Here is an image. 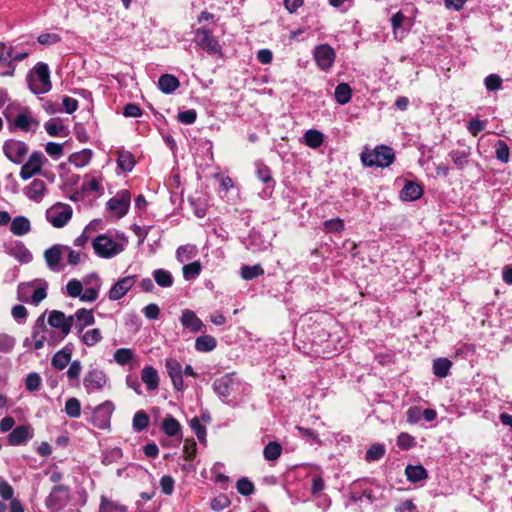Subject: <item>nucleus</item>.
I'll list each match as a JSON object with an SVG mask.
<instances>
[{"mask_svg":"<svg viewBox=\"0 0 512 512\" xmlns=\"http://www.w3.org/2000/svg\"><path fill=\"white\" fill-rule=\"evenodd\" d=\"M394 159L393 149L385 145L376 146L372 150L365 149L361 153V162L366 167L385 168L391 165Z\"/></svg>","mask_w":512,"mask_h":512,"instance_id":"obj_1","label":"nucleus"},{"mask_svg":"<svg viewBox=\"0 0 512 512\" xmlns=\"http://www.w3.org/2000/svg\"><path fill=\"white\" fill-rule=\"evenodd\" d=\"M30 90L34 94H44L50 91V73L45 63H38L27 78Z\"/></svg>","mask_w":512,"mask_h":512,"instance_id":"obj_2","label":"nucleus"},{"mask_svg":"<svg viewBox=\"0 0 512 512\" xmlns=\"http://www.w3.org/2000/svg\"><path fill=\"white\" fill-rule=\"evenodd\" d=\"M48 284L45 280L37 279L31 282L22 283L18 287L19 299L27 301L31 294V301L34 305H38L47 296Z\"/></svg>","mask_w":512,"mask_h":512,"instance_id":"obj_3","label":"nucleus"},{"mask_svg":"<svg viewBox=\"0 0 512 512\" xmlns=\"http://www.w3.org/2000/svg\"><path fill=\"white\" fill-rule=\"evenodd\" d=\"M73 210L70 205L56 203L46 211L47 221L55 228L64 227L72 218Z\"/></svg>","mask_w":512,"mask_h":512,"instance_id":"obj_4","label":"nucleus"},{"mask_svg":"<svg viewBox=\"0 0 512 512\" xmlns=\"http://www.w3.org/2000/svg\"><path fill=\"white\" fill-rule=\"evenodd\" d=\"M194 41L197 46L209 54L216 55L221 52L219 41L212 35V32L205 27L196 30Z\"/></svg>","mask_w":512,"mask_h":512,"instance_id":"obj_5","label":"nucleus"},{"mask_svg":"<svg viewBox=\"0 0 512 512\" xmlns=\"http://www.w3.org/2000/svg\"><path fill=\"white\" fill-rule=\"evenodd\" d=\"M5 156L15 164H21L28 153V146L19 140L10 139L3 145Z\"/></svg>","mask_w":512,"mask_h":512,"instance_id":"obj_6","label":"nucleus"},{"mask_svg":"<svg viewBox=\"0 0 512 512\" xmlns=\"http://www.w3.org/2000/svg\"><path fill=\"white\" fill-rule=\"evenodd\" d=\"M45 161L46 159L41 152H33L21 168V179L28 180L33 176L40 174Z\"/></svg>","mask_w":512,"mask_h":512,"instance_id":"obj_7","label":"nucleus"},{"mask_svg":"<svg viewBox=\"0 0 512 512\" xmlns=\"http://www.w3.org/2000/svg\"><path fill=\"white\" fill-rule=\"evenodd\" d=\"M73 322L74 316L66 317L63 312L58 310L51 311L48 317V324L60 331L62 339L71 332Z\"/></svg>","mask_w":512,"mask_h":512,"instance_id":"obj_8","label":"nucleus"},{"mask_svg":"<svg viewBox=\"0 0 512 512\" xmlns=\"http://www.w3.org/2000/svg\"><path fill=\"white\" fill-rule=\"evenodd\" d=\"M113 406L110 402H105L97 406L90 418V422L98 429H108L110 427V418Z\"/></svg>","mask_w":512,"mask_h":512,"instance_id":"obj_9","label":"nucleus"},{"mask_svg":"<svg viewBox=\"0 0 512 512\" xmlns=\"http://www.w3.org/2000/svg\"><path fill=\"white\" fill-rule=\"evenodd\" d=\"M93 248L102 257H111L122 251L121 246L105 235H100L94 240Z\"/></svg>","mask_w":512,"mask_h":512,"instance_id":"obj_10","label":"nucleus"},{"mask_svg":"<svg viewBox=\"0 0 512 512\" xmlns=\"http://www.w3.org/2000/svg\"><path fill=\"white\" fill-rule=\"evenodd\" d=\"M66 250H69L68 246L56 244L44 252V258L50 270L54 272L62 270L61 259Z\"/></svg>","mask_w":512,"mask_h":512,"instance_id":"obj_11","label":"nucleus"},{"mask_svg":"<svg viewBox=\"0 0 512 512\" xmlns=\"http://www.w3.org/2000/svg\"><path fill=\"white\" fill-rule=\"evenodd\" d=\"M107 210L112 218L120 219L128 211V196L126 192L118 193L107 202Z\"/></svg>","mask_w":512,"mask_h":512,"instance_id":"obj_12","label":"nucleus"},{"mask_svg":"<svg viewBox=\"0 0 512 512\" xmlns=\"http://www.w3.org/2000/svg\"><path fill=\"white\" fill-rule=\"evenodd\" d=\"M84 284L83 302H94L99 295L101 280L95 273L86 275L81 281Z\"/></svg>","mask_w":512,"mask_h":512,"instance_id":"obj_13","label":"nucleus"},{"mask_svg":"<svg viewBox=\"0 0 512 512\" xmlns=\"http://www.w3.org/2000/svg\"><path fill=\"white\" fill-rule=\"evenodd\" d=\"M314 58L317 65L322 70H327L334 63L335 51L331 46L327 44L319 45L314 51Z\"/></svg>","mask_w":512,"mask_h":512,"instance_id":"obj_14","label":"nucleus"},{"mask_svg":"<svg viewBox=\"0 0 512 512\" xmlns=\"http://www.w3.org/2000/svg\"><path fill=\"white\" fill-rule=\"evenodd\" d=\"M67 500H68L67 489L62 485H58L52 489V491L49 494V496L47 497L45 503H46V506L48 509L55 512V511L60 510L64 506V504L67 502Z\"/></svg>","mask_w":512,"mask_h":512,"instance_id":"obj_15","label":"nucleus"},{"mask_svg":"<svg viewBox=\"0 0 512 512\" xmlns=\"http://www.w3.org/2000/svg\"><path fill=\"white\" fill-rule=\"evenodd\" d=\"M165 367L172 381L174 389L177 391L183 390L184 382L181 364L174 358H168L165 361Z\"/></svg>","mask_w":512,"mask_h":512,"instance_id":"obj_16","label":"nucleus"},{"mask_svg":"<svg viewBox=\"0 0 512 512\" xmlns=\"http://www.w3.org/2000/svg\"><path fill=\"white\" fill-rule=\"evenodd\" d=\"M83 384L88 393L99 391L106 384V376L103 371L92 369L84 377Z\"/></svg>","mask_w":512,"mask_h":512,"instance_id":"obj_17","label":"nucleus"},{"mask_svg":"<svg viewBox=\"0 0 512 512\" xmlns=\"http://www.w3.org/2000/svg\"><path fill=\"white\" fill-rule=\"evenodd\" d=\"M180 323L183 328L192 333L201 331L204 327L202 320L190 309H185L181 313Z\"/></svg>","mask_w":512,"mask_h":512,"instance_id":"obj_18","label":"nucleus"},{"mask_svg":"<svg viewBox=\"0 0 512 512\" xmlns=\"http://www.w3.org/2000/svg\"><path fill=\"white\" fill-rule=\"evenodd\" d=\"M7 253L22 263H28L32 260V254L28 248L20 241H14L7 246Z\"/></svg>","mask_w":512,"mask_h":512,"instance_id":"obj_19","label":"nucleus"},{"mask_svg":"<svg viewBox=\"0 0 512 512\" xmlns=\"http://www.w3.org/2000/svg\"><path fill=\"white\" fill-rule=\"evenodd\" d=\"M46 183L40 179H34L28 187L25 188V195L32 201L39 203L46 194Z\"/></svg>","mask_w":512,"mask_h":512,"instance_id":"obj_20","label":"nucleus"},{"mask_svg":"<svg viewBox=\"0 0 512 512\" xmlns=\"http://www.w3.org/2000/svg\"><path fill=\"white\" fill-rule=\"evenodd\" d=\"M33 433L29 426L22 425L12 430L8 436V442L10 445L18 446L32 438Z\"/></svg>","mask_w":512,"mask_h":512,"instance_id":"obj_21","label":"nucleus"},{"mask_svg":"<svg viewBox=\"0 0 512 512\" xmlns=\"http://www.w3.org/2000/svg\"><path fill=\"white\" fill-rule=\"evenodd\" d=\"M73 316L74 321H76L73 325L78 333H82L85 327L93 325L95 322L92 310L79 309Z\"/></svg>","mask_w":512,"mask_h":512,"instance_id":"obj_22","label":"nucleus"},{"mask_svg":"<svg viewBox=\"0 0 512 512\" xmlns=\"http://www.w3.org/2000/svg\"><path fill=\"white\" fill-rule=\"evenodd\" d=\"M31 222L25 216H16L10 222V231L15 236H25L31 231Z\"/></svg>","mask_w":512,"mask_h":512,"instance_id":"obj_23","label":"nucleus"},{"mask_svg":"<svg viewBox=\"0 0 512 512\" xmlns=\"http://www.w3.org/2000/svg\"><path fill=\"white\" fill-rule=\"evenodd\" d=\"M141 380L148 391H154L159 386V375L155 368L146 366L142 369Z\"/></svg>","mask_w":512,"mask_h":512,"instance_id":"obj_24","label":"nucleus"},{"mask_svg":"<svg viewBox=\"0 0 512 512\" xmlns=\"http://www.w3.org/2000/svg\"><path fill=\"white\" fill-rule=\"evenodd\" d=\"M13 124L24 131H30L34 126H38V122L33 118L28 110L19 113L14 119Z\"/></svg>","mask_w":512,"mask_h":512,"instance_id":"obj_25","label":"nucleus"},{"mask_svg":"<svg viewBox=\"0 0 512 512\" xmlns=\"http://www.w3.org/2000/svg\"><path fill=\"white\" fill-rule=\"evenodd\" d=\"M72 347L70 345H66L61 350L55 353L52 358V365L59 370L64 369L71 360L72 355Z\"/></svg>","mask_w":512,"mask_h":512,"instance_id":"obj_26","label":"nucleus"},{"mask_svg":"<svg viewBox=\"0 0 512 512\" xmlns=\"http://www.w3.org/2000/svg\"><path fill=\"white\" fill-rule=\"evenodd\" d=\"M179 86V80L171 74H164L158 80V88L165 94L173 93Z\"/></svg>","mask_w":512,"mask_h":512,"instance_id":"obj_27","label":"nucleus"},{"mask_svg":"<svg viewBox=\"0 0 512 512\" xmlns=\"http://www.w3.org/2000/svg\"><path fill=\"white\" fill-rule=\"evenodd\" d=\"M423 194L422 187L415 183L408 181L401 190V198L405 201H414L419 199Z\"/></svg>","mask_w":512,"mask_h":512,"instance_id":"obj_28","label":"nucleus"},{"mask_svg":"<svg viewBox=\"0 0 512 512\" xmlns=\"http://www.w3.org/2000/svg\"><path fill=\"white\" fill-rule=\"evenodd\" d=\"M232 386L233 381L229 377H222L217 379L213 384L214 391L223 399H226L230 396Z\"/></svg>","mask_w":512,"mask_h":512,"instance_id":"obj_29","label":"nucleus"},{"mask_svg":"<svg viewBox=\"0 0 512 512\" xmlns=\"http://www.w3.org/2000/svg\"><path fill=\"white\" fill-rule=\"evenodd\" d=\"M197 254H198V249L195 245L186 244V245L180 246L176 250V259L179 262L184 263V262H187V261L195 258L197 256Z\"/></svg>","mask_w":512,"mask_h":512,"instance_id":"obj_30","label":"nucleus"},{"mask_svg":"<svg viewBox=\"0 0 512 512\" xmlns=\"http://www.w3.org/2000/svg\"><path fill=\"white\" fill-rule=\"evenodd\" d=\"M405 474L410 482H418L428 477L426 469L421 465H408Z\"/></svg>","mask_w":512,"mask_h":512,"instance_id":"obj_31","label":"nucleus"},{"mask_svg":"<svg viewBox=\"0 0 512 512\" xmlns=\"http://www.w3.org/2000/svg\"><path fill=\"white\" fill-rule=\"evenodd\" d=\"M305 144L313 149L320 147L324 141V135L316 129L307 130L304 134Z\"/></svg>","mask_w":512,"mask_h":512,"instance_id":"obj_32","label":"nucleus"},{"mask_svg":"<svg viewBox=\"0 0 512 512\" xmlns=\"http://www.w3.org/2000/svg\"><path fill=\"white\" fill-rule=\"evenodd\" d=\"M216 345V339L210 335L200 336L195 341V349L200 352H210L215 349Z\"/></svg>","mask_w":512,"mask_h":512,"instance_id":"obj_33","label":"nucleus"},{"mask_svg":"<svg viewBox=\"0 0 512 512\" xmlns=\"http://www.w3.org/2000/svg\"><path fill=\"white\" fill-rule=\"evenodd\" d=\"M45 130L52 137L66 136V128L63 125L62 121L58 118H53L47 121L45 123Z\"/></svg>","mask_w":512,"mask_h":512,"instance_id":"obj_34","label":"nucleus"},{"mask_svg":"<svg viewBox=\"0 0 512 512\" xmlns=\"http://www.w3.org/2000/svg\"><path fill=\"white\" fill-rule=\"evenodd\" d=\"M163 432L170 437L177 436L180 433V423L172 416L166 417L162 422Z\"/></svg>","mask_w":512,"mask_h":512,"instance_id":"obj_35","label":"nucleus"},{"mask_svg":"<svg viewBox=\"0 0 512 512\" xmlns=\"http://www.w3.org/2000/svg\"><path fill=\"white\" fill-rule=\"evenodd\" d=\"M352 90L346 83H340L335 88L336 101L341 104H347L351 100Z\"/></svg>","mask_w":512,"mask_h":512,"instance_id":"obj_36","label":"nucleus"},{"mask_svg":"<svg viewBox=\"0 0 512 512\" xmlns=\"http://www.w3.org/2000/svg\"><path fill=\"white\" fill-rule=\"evenodd\" d=\"M451 361L446 358H437L433 362V373L440 378H444L448 375L451 368Z\"/></svg>","mask_w":512,"mask_h":512,"instance_id":"obj_37","label":"nucleus"},{"mask_svg":"<svg viewBox=\"0 0 512 512\" xmlns=\"http://www.w3.org/2000/svg\"><path fill=\"white\" fill-rule=\"evenodd\" d=\"M150 418L148 414L142 410L137 411L132 420L133 429L137 432L143 431L148 428Z\"/></svg>","mask_w":512,"mask_h":512,"instance_id":"obj_38","label":"nucleus"},{"mask_svg":"<svg viewBox=\"0 0 512 512\" xmlns=\"http://www.w3.org/2000/svg\"><path fill=\"white\" fill-rule=\"evenodd\" d=\"M128 291L127 278H121L109 291V298L111 300H118L123 297Z\"/></svg>","mask_w":512,"mask_h":512,"instance_id":"obj_39","label":"nucleus"},{"mask_svg":"<svg viewBox=\"0 0 512 512\" xmlns=\"http://www.w3.org/2000/svg\"><path fill=\"white\" fill-rule=\"evenodd\" d=\"M84 290H85L84 284L80 280H77V279L70 280L66 285L67 294L73 298L78 297L81 301H82Z\"/></svg>","mask_w":512,"mask_h":512,"instance_id":"obj_40","label":"nucleus"},{"mask_svg":"<svg viewBox=\"0 0 512 512\" xmlns=\"http://www.w3.org/2000/svg\"><path fill=\"white\" fill-rule=\"evenodd\" d=\"M406 19V16L401 11L391 17V26L395 38H402L404 36V31L401 30V27Z\"/></svg>","mask_w":512,"mask_h":512,"instance_id":"obj_41","label":"nucleus"},{"mask_svg":"<svg viewBox=\"0 0 512 512\" xmlns=\"http://www.w3.org/2000/svg\"><path fill=\"white\" fill-rule=\"evenodd\" d=\"M81 340L87 346H95L102 340V334L100 329L94 328L87 330L85 333L82 334Z\"/></svg>","mask_w":512,"mask_h":512,"instance_id":"obj_42","label":"nucleus"},{"mask_svg":"<svg viewBox=\"0 0 512 512\" xmlns=\"http://www.w3.org/2000/svg\"><path fill=\"white\" fill-rule=\"evenodd\" d=\"M201 269L202 266L199 261H194L192 263L184 265L182 268L184 279L187 281L195 279L196 277L199 276Z\"/></svg>","mask_w":512,"mask_h":512,"instance_id":"obj_43","label":"nucleus"},{"mask_svg":"<svg viewBox=\"0 0 512 512\" xmlns=\"http://www.w3.org/2000/svg\"><path fill=\"white\" fill-rule=\"evenodd\" d=\"M155 282L161 287H170L173 284V278L169 271L157 269L153 272Z\"/></svg>","mask_w":512,"mask_h":512,"instance_id":"obj_44","label":"nucleus"},{"mask_svg":"<svg viewBox=\"0 0 512 512\" xmlns=\"http://www.w3.org/2000/svg\"><path fill=\"white\" fill-rule=\"evenodd\" d=\"M282 452V447L277 442H269L263 451L264 458L268 461L276 460L280 457Z\"/></svg>","mask_w":512,"mask_h":512,"instance_id":"obj_45","label":"nucleus"},{"mask_svg":"<svg viewBox=\"0 0 512 512\" xmlns=\"http://www.w3.org/2000/svg\"><path fill=\"white\" fill-rule=\"evenodd\" d=\"M13 55V48L6 46L4 42H0V66H11Z\"/></svg>","mask_w":512,"mask_h":512,"instance_id":"obj_46","label":"nucleus"},{"mask_svg":"<svg viewBox=\"0 0 512 512\" xmlns=\"http://www.w3.org/2000/svg\"><path fill=\"white\" fill-rule=\"evenodd\" d=\"M264 273L263 268L257 264L253 266H243L241 268V277L245 280H252Z\"/></svg>","mask_w":512,"mask_h":512,"instance_id":"obj_47","label":"nucleus"},{"mask_svg":"<svg viewBox=\"0 0 512 512\" xmlns=\"http://www.w3.org/2000/svg\"><path fill=\"white\" fill-rule=\"evenodd\" d=\"M65 413L72 418H78L81 414V405L78 399L69 398L65 403Z\"/></svg>","mask_w":512,"mask_h":512,"instance_id":"obj_48","label":"nucleus"},{"mask_svg":"<svg viewBox=\"0 0 512 512\" xmlns=\"http://www.w3.org/2000/svg\"><path fill=\"white\" fill-rule=\"evenodd\" d=\"M495 148L496 158L502 163H507L510 157V150L508 145L504 141L498 140L496 142Z\"/></svg>","mask_w":512,"mask_h":512,"instance_id":"obj_49","label":"nucleus"},{"mask_svg":"<svg viewBox=\"0 0 512 512\" xmlns=\"http://www.w3.org/2000/svg\"><path fill=\"white\" fill-rule=\"evenodd\" d=\"M238 493L244 496H249L254 493V484L247 478H241L236 483Z\"/></svg>","mask_w":512,"mask_h":512,"instance_id":"obj_50","label":"nucleus"},{"mask_svg":"<svg viewBox=\"0 0 512 512\" xmlns=\"http://www.w3.org/2000/svg\"><path fill=\"white\" fill-rule=\"evenodd\" d=\"M470 152L469 149L453 150L450 152V157L455 165L463 167L467 163V158Z\"/></svg>","mask_w":512,"mask_h":512,"instance_id":"obj_51","label":"nucleus"},{"mask_svg":"<svg viewBox=\"0 0 512 512\" xmlns=\"http://www.w3.org/2000/svg\"><path fill=\"white\" fill-rule=\"evenodd\" d=\"M385 454V447L381 444L372 445L366 452L367 461H376L382 458Z\"/></svg>","mask_w":512,"mask_h":512,"instance_id":"obj_52","label":"nucleus"},{"mask_svg":"<svg viewBox=\"0 0 512 512\" xmlns=\"http://www.w3.org/2000/svg\"><path fill=\"white\" fill-rule=\"evenodd\" d=\"M99 512H126V507L114 501L102 499Z\"/></svg>","mask_w":512,"mask_h":512,"instance_id":"obj_53","label":"nucleus"},{"mask_svg":"<svg viewBox=\"0 0 512 512\" xmlns=\"http://www.w3.org/2000/svg\"><path fill=\"white\" fill-rule=\"evenodd\" d=\"M231 504V501L228 496L221 494L211 501V509L214 511H221L228 507Z\"/></svg>","mask_w":512,"mask_h":512,"instance_id":"obj_54","label":"nucleus"},{"mask_svg":"<svg viewBox=\"0 0 512 512\" xmlns=\"http://www.w3.org/2000/svg\"><path fill=\"white\" fill-rule=\"evenodd\" d=\"M0 496L4 500L15 499L13 487L2 477H0Z\"/></svg>","mask_w":512,"mask_h":512,"instance_id":"obj_55","label":"nucleus"},{"mask_svg":"<svg viewBox=\"0 0 512 512\" xmlns=\"http://www.w3.org/2000/svg\"><path fill=\"white\" fill-rule=\"evenodd\" d=\"M415 444V438L408 433L403 432L397 438V445L403 450H408Z\"/></svg>","mask_w":512,"mask_h":512,"instance_id":"obj_56","label":"nucleus"},{"mask_svg":"<svg viewBox=\"0 0 512 512\" xmlns=\"http://www.w3.org/2000/svg\"><path fill=\"white\" fill-rule=\"evenodd\" d=\"M502 86V79L497 74H490L485 78V87L489 91L499 90Z\"/></svg>","mask_w":512,"mask_h":512,"instance_id":"obj_57","label":"nucleus"},{"mask_svg":"<svg viewBox=\"0 0 512 512\" xmlns=\"http://www.w3.org/2000/svg\"><path fill=\"white\" fill-rule=\"evenodd\" d=\"M45 151L49 156L58 159L63 155V145L56 142H48L45 146Z\"/></svg>","mask_w":512,"mask_h":512,"instance_id":"obj_58","label":"nucleus"},{"mask_svg":"<svg viewBox=\"0 0 512 512\" xmlns=\"http://www.w3.org/2000/svg\"><path fill=\"white\" fill-rule=\"evenodd\" d=\"M26 389L37 391L41 385V377L37 373H30L25 380Z\"/></svg>","mask_w":512,"mask_h":512,"instance_id":"obj_59","label":"nucleus"},{"mask_svg":"<svg viewBox=\"0 0 512 512\" xmlns=\"http://www.w3.org/2000/svg\"><path fill=\"white\" fill-rule=\"evenodd\" d=\"M174 479L169 475H164L160 479V488L162 493L171 495L174 490Z\"/></svg>","mask_w":512,"mask_h":512,"instance_id":"obj_60","label":"nucleus"},{"mask_svg":"<svg viewBox=\"0 0 512 512\" xmlns=\"http://www.w3.org/2000/svg\"><path fill=\"white\" fill-rule=\"evenodd\" d=\"M15 339L7 334H0V352H9L14 347Z\"/></svg>","mask_w":512,"mask_h":512,"instance_id":"obj_61","label":"nucleus"},{"mask_svg":"<svg viewBox=\"0 0 512 512\" xmlns=\"http://www.w3.org/2000/svg\"><path fill=\"white\" fill-rule=\"evenodd\" d=\"M144 316L149 320H157L160 315V308L157 304L151 303L142 310Z\"/></svg>","mask_w":512,"mask_h":512,"instance_id":"obj_62","label":"nucleus"},{"mask_svg":"<svg viewBox=\"0 0 512 512\" xmlns=\"http://www.w3.org/2000/svg\"><path fill=\"white\" fill-rule=\"evenodd\" d=\"M91 159V153L89 151H82L79 154H74L71 157V162H73L76 166L82 167L86 165Z\"/></svg>","mask_w":512,"mask_h":512,"instance_id":"obj_63","label":"nucleus"},{"mask_svg":"<svg viewBox=\"0 0 512 512\" xmlns=\"http://www.w3.org/2000/svg\"><path fill=\"white\" fill-rule=\"evenodd\" d=\"M324 227L328 232H340L344 229V222L340 218L327 220Z\"/></svg>","mask_w":512,"mask_h":512,"instance_id":"obj_64","label":"nucleus"}]
</instances>
